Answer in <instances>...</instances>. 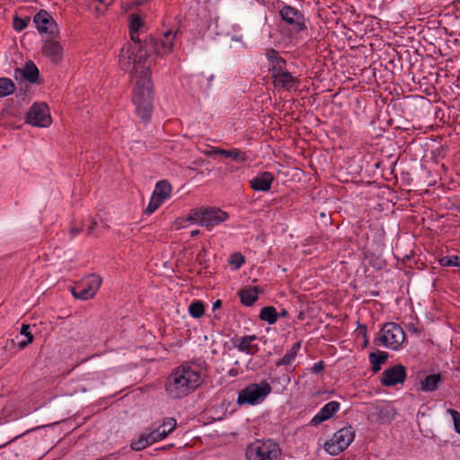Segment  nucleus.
Listing matches in <instances>:
<instances>
[{"mask_svg": "<svg viewBox=\"0 0 460 460\" xmlns=\"http://www.w3.org/2000/svg\"><path fill=\"white\" fill-rule=\"evenodd\" d=\"M266 56L267 58L271 62L272 66L274 64H278L279 60H284L282 58L279 56V53L273 49H268Z\"/></svg>", "mask_w": 460, "mask_h": 460, "instance_id": "nucleus-39", "label": "nucleus"}, {"mask_svg": "<svg viewBox=\"0 0 460 460\" xmlns=\"http://www.w3.org/2000/svg\"><path fill=\"white\" fill-rule=\"evenodd\" d=\"M176 427V420L173 418H167L163 424L158 427L159 429H164L166 435L170 434Z\"/></svg>", "mask_w": 460, "mask_h": 460, "instance_id": "nucleus-36", "label": "nucleus"}, {"mask_svg": "<svg viewBox=\"0 0 460 460\" xmlns=\"http://www.w3.org/2000/svg\"><path fill=\"white\" fill-rule=\"evenodd\" d=\"M405 378V367L398 364L384 371L381 383L385 386H394L397 384H402Z\"/></svg>", "mask_w": 460, "mask_h": 460, "instance_id": "nucleus-13", "label": "nucleus"}, {"mask_svg": "<svg viewBox=\"0 0 460 460\" xmlns=\"http://www.w3.org/2000/svg\"><path fill=\"white\" fill-rule=\"evenodd\" d=\"M30 325L23 323L21 328V334L25 336L24 341H21L19 342H15V341L13 339L11 341L13 344V346L17 347L20 349H24L29 344H31L33 341V335L31 332H29Z\"/></svg>", "mask_w": 460, "mask_h": 460, "instance_id": "nucleus-27", "label": "nucleus"}, {"mask_svg": "<svg viewBox=\"0 0 460 460\" xmlns=\"http://www.w3.org/2000/svg\"><path fill=\"white\" fill-rule=\"evenodd\" d=\"M260 292L261 290L258 287L240 290L239 296L241 302L247 306H251L258 299V294Z\"/></svg>", "mask_w": 460, "mask_h": 460, "instance_id": "nucleus-23", "label": "nucleus"}, {"mask_svg": "<svg viewBox=\"0 0 460 460\" xmlns=\"http://www.w3.org/2000/svg\"><path fill=\"white\" fill-rule=\"evenodd\" d=\"M176 33L177 31L173 32L171 30L164 33V39L160 42L162 49L158 48L159 51L161 52L159 56L166 55L172 51Z\"/></svg>", "mask_w": 460, "mask_h": 460, "instance_id": "nucleus-24", "label": "nucleus"}, {"mask_svg": "<svg viewBox=\"0 0 460 460\" xmlns=\"http://www.w3.org/2000/svg\"><path fill=\"white\" fill-rule=\"evenodd\" d=\"M81 233V229L76 226H72L69 230V234L72 237H75Z\"/></svg>", "mask_w": 460, "mask_h": 460, "instance_id": "nucleus-45", "label": "nucleus"}, {"mask_svg": "<svg viewBox=\"0 0 460 460\" xmlns=\"http://www.w3.org/2000/svg\"><path fill=\"white\" fill-rule=\"evenodd\" d=\"M105 10L106 9L104 7L102 8L101 6H96L94 8V11H95L96 13H103Z\"/></svg>", "mask_w": 460, "mask_h": 460, "instance_id": "nucleus-50", "label": "nucleus"}, {"mask_svg": "<svg viewBox=\"0 0 460 460\" xmlns=\"http://www.w3.org/2000/svg\"><path fill=\"white\" fill-rule=\"evenodd\" d=\"M323 370V363L322 361L315 363L312 367V372L318 374Z\"/></svg>", "mask_w": 460, "mask_h": 460, "instance_id": "nucleus-42", "label": "nucleus"}, {"mask_svg": "<svg viewBox=\"0 0 460 460\" xmlns=\"http://www.w3.org/2000/svg\"><path fill=\"white\" fill-rule=\"evenodd\" d=\"M102 278L96 274L89 275L85 282H83L84 287L80 290L76 291L75 288H72L71 292L75 298L87 300L93 298L102 285Z\"/></svg>", "mask_w": 460, "mask_h": 460, "instance_id": "nucleus-11", "label": "nucleus"}, {"mask_svg": "<svg viewBox=\"0 0 460 460\" xmlns=\"http://www.w3.org/2000/svg\"><path fill=\"white\" fill-rule=\"evenodd\" d=\"M40 32L55 35L58 32V25L51 15L45 10L40 11L33 19Z\"/></svg>", "mask_w": 460, "mask_h": 460, "instance_id": "nucleus-14", "label": "nucleus"}, {"mask_svg": "<svg viewBox=\"0 0 460 460\" xmlns=\"http://www.w3.org/2000/svg\"><path fill=\"white\" fill-rule=\"evenodd\" d=\"M172 187L166 181H160L156 183L155 189L152 194L150 202L146 208V213L150 215L154 213L159 206L170 197Z\"/></svg>", "mask_w": 460, "mask_h": 460, "instance_id": "nucleus-10", "label": "nucleus"}, {"mask_svg": "<svg viewBox=\"0 0 460 460\" xmlns=\"http://www.w3.org/2000/svg\"><path fill=\"white\" fill-rule=\"evenodd\" d=\"M260 318L270 324L276 323L278 315L273 306H265L261 310Z\"/></svg>", "mask_w": 460, "mask_h": 460, "instance_id": "nucleus-28", "label": "nucleus"}, {"mask_svg": "<svg viewBox=\"0 0 460 460\" xmlns=\"http://www.w3.org/2000/svg\"><path fill=\"white\" fill-rule=\"evenodd\" d=\"M274 177L271 172H263L253 178L250 183L252 189L258 191H267L270 189Z\"/></svg>", "mask_w": 460, "mask_h": 460, "instance_id": "nucleus-20", "label": "nucleus"}, {"mask_svg": "<svg viewBox=\"0 0 460 460\" xmlns=\"http://www.w3.org/2000/svg\"><path fill=\"white\" fill-rule=\"evenodd\" d=\"M244 262V257L238 252L233 253L230 257L229 263L234 267V270L239 269Z\"/></svg>", "mask_w": 460, "mask_h": 460, "instance_id": "nucleus-37", "label": "nucleus"}, {"mask_svg": "<svg viewBox=\"0 0 460 460\" xmlns=\"http://www.w3.org/2000/svg\"><path fill=\"white\" fill-rule=\"evenodd\" d=\"M441 381L440 374L429 375L420 381V390L423 392H434L438 389Z\"/></svg>", "mask_w": 460, "mask_h": 460, "instance_id": "nucleus-22", "label": "nucleus"}, {"mask_svg": "<svg viewBox=\"0 0 460 460\" xmlns=\"http://www.w3.org/2000/svg\"><path fill=\"white\" fill-rule=\"evenodd\" d=\"M271 387L267 382L261 384H252L243 388L238 395L237 402L239 404L249 403L256 404L262 402L270 393Z\"/></svg>", "mask_w": 460, "mask_h": 460, "instance_id": "nucleus-5", "label": "nucleus"}, {"mask_svg": "<svg viewBox=\"0 0 460 460\" xmlns=\"http://www.w3.org/2000/svg\"><path fill=\"white\" fill-rule=\"evenodd\" d=\"M15 91V84L9 78H0V97H5Z\"/></svg>", "mask_w": 460, "mask_h": 460, "instance_id": "nucleus-29", "label": "nucleus"}, {"mask_svg": "<svg viewBox=\"0 0 460 460\" xmlns=\"http://www.w3.org/2000/svg\"><path fill=\"white\" fill-rule=\"evenodd\" d=\"M149 445H152V442H150L148 436L142 434L137 440L131 442L130 447L132 450L139 451L146 448Z\"/></svg>", "mask_w": 460, "mask_h": 460, "instance_id": "nucleus-31", "label": "nucleus"}, {"mask_svg": "<svg viewBox=\"0 0 460 460\" xmlns=\"http://www.w3.org/2000/svg\"><path fill=\"white\" fill-rule=\"evenodd\" d=\"M377 341L387 348L396 349L404 341V332L398 324L387 323L381 329Z\"/></svg>", "mask_w": 460, "mask_h": 460, "instance_id": "nucleus-7", "label": "nucleus"}, {"mask_svg": "<svg viewBox=\"0 0 460 460\" xmlns=\"http://www.w3.org/2000/svg\"><path fill=\"white\" fill-rule=\"evenodd\" d=\"M147 436L150 439V442H152V444H154L157 441H160L167 437L164 429H159L158 428L155 429V430H153L152 432H150L149 434H147Z\"/></svg>", "mask_w": 460, "mask_h": 460, "instance_id": "nucleus-33", "label": "nucleus"}, {"mask_svg": "<svg viewBox=\"0 0 460 460\" xmlns=\"http://www.w3.org/2000/svg\"><path fill=\"white\" fill-rule=\"evenodd\" d=\"M202 384L200 373L188 364L176 367L168 376L165 390L172 399H181L193 393Z\"/></svg>", "mask_w": 460, "mask_h": 460, "instance_id": "nucleus-2", "label": "nucleus"}, {"mask_svg": "<svg viewBox=\"0 0 460 460\" xmlns=\"http://www.w3.org/2000/svg\"><path fill=\"white\" fill-rule=\"evenodd\" d=\"M134 89L132 102L136 106V111L145 120L151 118L153 111L154 91L151 75L133 78Z\"/></svg>", "mask_w": 460, "mask_h": 460, "instance_id": "nucleus-3", "label": "nucleus"}, {"mask_svg": "<svg viewBox=\"0 0 460 460\" xmlns=\"http://www.w3.org/2000/svg\"><path fill=\"white\" fill-rule=\"evenodd\" d=\"M285 65V60H279L271 66L272 78L276 87L289 90L295 85L296 78L286 70Z\"/></svg>", "mask_w": 460, "mask_h": 460, "instance_id": "nucleus-9", "label": "nucleus"}, {"mask_svg": "<svg viewBox=\"0 0 460 460\" xmlns=\"http://www.w3.org/2000/svg\"><path fill=\"white\" fill-rule=\"evenodd\" d=\"M220 152H222V149L220 148H212L206 151L205 154L208 156H215L216 155H220Z\"/></svg>", "mask_w": 460, "mask_h": 460, "instance_id": "nucleus-43", "label": "nucleus"}, {"mask_svg": "<svg viewBox=\"0 0 460 460\" xmlns=\"http://www.w3.org/2000/svg\"><path fill=\"white\" fill-rule=\"evenodd\" d=\"M227 218L228 214L218 208L202 207L200 226L211 229Z\"/></svg>", "mask_w": 460, "mask_h": 460, "instance_id": "nucleus-12", "label": "nucleus"}, {"mask_svg": "<svg viewBox=\"0 0 460 460\" xmlns=\"http://www.w3.org/2000/svg\"><path fill=\"white\" fill-rule=\"evenodd\" d=\"M280 15L285 22L293 25L297 30H303L305 28L304 17L296 8L286 5L280 10Z\"/></svg>", "mask_w": 460, "mask_h": 460, "instance_id": "nucleus-15", "label": "nucleus"}, {"mask_svg": "<svg viewBox=\"0 0 460 460\" xmlns=\"http://www.w3.org/2000/svg\"><path fill=\"white\" fill-rule=\"evenodd\" d=\"M295 358L294 352L288 351L280 360H279L276 365H290L293 359Z\"/></svg>", "mask_w": 460, "mask_h": 460, "instance_id": "nucleus-40", "label": "nucleus"}, {"mask_svg": "<svg viewBox=\"0 0 460 460\" xmlns=\"http://www.w3.org/2000/svg\"><path fill=\"white\" fill-rule=\"evenodd\" d=\"M204 305L201 301H194L189 306V312L194 318H199L204 314Z\"/></svg>", "mask_w": 460, "mask_h": 460, "instance_id": "nucleus-32", "label": "nucleus"}, {"mask_svg": "<svg viewBox=\"0 0 460 460\" xmlns=\"http://www.w3.org/2000/svg\"><path fill=\"white\" fill-rule=\"evenodd\" d=\"M220 155L230 158L231 160L235 162H244L246 160L245 154L241 152L239 149H222V152H220Z\"/></svg>", "mask_w": 460, "mask_h": 460, "instance_id": "nucleus-30", "label": "nucleus"}, {"mask_svg": "<svg viewBox=\"0 0 460 460\" xmlns=\"http://www.w3.org/2000/svg\"><path fill=\"white\" fill-rule=\"evenodd\" d=\"M388 358V354L385 351L371 352L369 354V361L372 365L374 373H377L381 369V365L385 364Z\"/></svg>", "mask_w": 460, "mask_h": 460, "instance_id": "nucleus-26", "label": "nucleus"}, {"mask_svg": "<svg viewBox=\"0 0 460 460\" xmlns=\"http://www.w3.org/2000/svg\"><path fill=\"white\" fill-rule=\"evenodd\" d=\"M25 119L34 127L45 128L51 124L49 108L44 102H35L27 111Z\"/></svg>", "mask_w": 460, "mask_h": 460, "instance_id": "nucleus-8", "label": "nucleus"}, {"mask_svg": "<svg viewBox=\"0 0 460 460\" xmlns=\"http://www.w3.org/2000/svg\"><path fill=\"white\" fill-rule=\"evenodd\" d=\"M100 4H102L105 9L113 2V0H97Z\"/></svg>", "mask_w": 460, "mask_h": 460, "instance_id": "nucleus-46", "label": "nucleus"}, {"mask_svg": "<svg viewBox=\"0 0 460 460\" xmlns=\"http://www.w3.org/2000/svg\"><path fill=\"white\" fill-rule=\"evenodd\" d=\"M257 339L255 335L239 337L234 340V344L240 351L253 355L258 351V346L253 343Z\"/></svg>", "mask_w": 460, "mask_h": 460, "instance_id": "nucleus-19", "label": "nucleus"}, {"mask_svg": "<svg viewBox=\"0 0 460 460\" xmlns=\"http://www.w3.org/2000/svg\"><path fill=\"white\" fill-rule=\"evenodd\" d=\"M158 41L153 37H146L142 44H133L122 48L119 56V67L129 72L131 79L151 75V53L161 54Z\"/></svg>", "mask_w": 460, "mask_h": 460, "instance_id": "nucleus-1", "label": "nucleus"}, {"mask_svg": "<svg viewBox=\"0 0 460 460\" xmlns=\"http://www.w3.org/2000/svg\"><path fill=\"white\" fill-rule=\"evenodd\" d=\"M130 38L134 41V44H142L143 40H140L138 33L130 32Z\"/></svg>", "mask_w": 460, "mask_h": 460, "instance_id": "nucleus-44", "label": "nucleus"}, {"mask_svg": "<svg viewBox=\"0 0 460 460\" xmlns=\"http://www.w3.org/2000/svg\"><path fill=\"white\" fill-rule=\"evenodd\" d=\"M201 211H202V207L190 209V213L188 214V216L186 217H181L175 221V223H174L175 226H177V228L183 227L182 224L184 222L197 223L200 226Z\"/></svg>", "mask_w": 460, "mask_h": 460, "instance_id": "nucleus-25", "label": "nucleus"}, {"mask_svg": "<svg viewBox=\"0 0 460 460\" xmlns=\"http://www.w3.org/2000/svg\"><path fill=\"white\" fill-rule=\"evenodd\" d=\"M229 375H230L231 376H235L237 375V370H235V369H231V370L229 371Z\"/></svg>", "mask_w": 460, "mask_h": 460, "instance_id": "nucleus-51", "label": "nucleus"}, {"mask_svg": "<svg viewBox=\"0 0 460 460\" xmlns=\"http://www.w3.org/2000/svg\"><path fill=\"white\" fill-rule=\"evenodd\" d=\"M354 436L351 427L342 428L325 443L324 448L330 455L336 456L349 447L353 441Z\"/></svg>", "mask_w": 460, "mask_h": 460, "instance_id": "nucleus-6", "label": "nucleus"}, {"mask_svg": "<svg viewBox=\"0 0 460 460\" xmlns=\"http://www.w3.org/2000/svg\"><path fill=\"white\" fill-rule=\"evenodd\" d=\"M288 314L287 310L283 309L280 313H279V316L280 317H284L286 316Z\"/></svg>", "mask_w": 460, "mask_h": 460, "instance_id": "nucleus-53", "label": "nucleus"}, {"mask_svg": "<svg viewBox=\"0 0 460 460\" xmlns=\"http://www.w3.org/2000/svg\"><path fill=\"white\" fill-rule=\"evenodd\" d=\"M96 225H97V222L94 219H93L92 222H91L90 226L88 227V234H89L93 232V230L95 229Z\"/></svg>", "mask_w": 460, "mask_h": 460, "instance_id": "nucleus-47", "label": "nucleus"}, {"mask_svg": "<svg viewBox=\"0 0 460 460\" xmlns=\"http://www.w3.org/2000/svg\"><path fill=\"white\" fill-rule=\"evenodd\" d=\"M448 412L453 417L456 430L460 433V413L453 409H449Z\"/></svg>", "mask_w": 460, "mask_h": 460, "instance_id": "nucleus-41", "label": "nucleus"}, {"mask_svg": "<svg viewBox=\"0 0 460 460\" xmlns=\"http://www.w3.org/2000/svg\"><path fill=\"white\" fill-rule=\"evenodd\" d=\"M30 22V18L29 17H26L25 19H22L18 16H14L13 18V28L18 31H22L23 29L26 28L28 22Z\"/></svg>", "mask_w": 460, "mask_h": 460, "instance_id": "nucleus-38", "label": "nucleus"}, {"mask_svg": "<svg viewBox=\"0 0 460 460\" xmlns=\"http://www.w3.org/2000/svg\"><path fill=\"white\" fill-rule=\"evenodd\" d=\"M42 52L53 63H58L62 59L63 48L58 41L49 40L45 41Z\"/></svg>", "mask_w": 460, "mask_h": 460, "instance_id": "nucleus-17", "label": "nucleus"}, {"mask_svg": "<svg viewBox=\"0 0 460 460\" xmlns=\"http://www.w3.org/2000/svg\"><path fill=\"white\" fill-rule=\"evenodd\" d=\"M441 266H460L459 258L457 256H445L439 260Z\"/></svg>", "mask_w": 460, "mask_h": 460, "instance_id": "nucleus-35", "label": "nucleus"}, {"mask_svg": "<svg viewBox=\"0 0 460 460\" xmlns=\"http://www.w3.org/2000/svg\"><path fill=\"white\" fill-rule=\"evenodd\" d=\"M221 305H222V302H221V300H217V301H216V302H214V304H213V310H216V309H217V308L221 307Z\"/></svg>", "mask_w": 460, "mask_h": 460, "instance_id": "nucleus-49", "label": "nucleus"}, {"mask_svg": "<svg viewBox=\"0 0 460 460\" xmlns=\"http://www.w3.org/2000/svg\"><path fill=\"white\" fill-rule=\"evenodd\" d=\"M39 75V70L32 61L26 62L23 68H16L14 71L16 80L23 78L32 84L37 82Z\"/></svg>", "mask_w": 460, "mask_h": 460, "instance_id": "nucleus-18", "label": "nucleus"}, {"mask_svg": "<svg viewBox=\"0 0 460 460\" xmlns=\"http://www.w3.org/2000/svg\"><path fill=\"white\" fill-rule=\"evenodd\" d=\"M339 402L332 401L325 404L321 411L312 419L314 425H318L323 421L330 419L338 410Z\"/></svg>", "mask_w": 460, "mask_h": 460, "instance_id": "nucleus-21", "label": "nucleus"}, {"mask_svg": "<svg viewBox=\"0 0 460 460\" xmlns=\"http://www.w3.org/2000/svg\"><path fill=\"white\" fill-rule=\"evenodd\" d=\"M301 347V344L300 342H296L293 346H292V349H291V352H294V355L296 356V352L298 351V349H300Z\"/></svg>", "mask_w": 460, "mask_h": 460, "instance_id": "nucleus-48", "label": "nucleus"}, {"mask_svg": "<svg viewBox=\"0 0 460 460\" xmlns=\"http://www.w3.org/2000/svg\"><path fill=\"white\" fill-rule=\"evenodd\" d=\"M280 453L276 442L257 440L247 447L246 457L248 460H279Z\"/></svg>", "mask_w": 460, "mask_h": 460, "instance_id": "nucleus-4", "label": "nucleus"}, {"mask_svg": "<svg viewBox=\"0 0 460 460\" xmlns=\"http://www.w3.org/2000/svg\"><path fill=\"white\" fill-rule=\"evenodd\" d=\"M375 412L369 414L371 416H376V420L381 423L390 422L396 415L395 408L390 403H382L375 406Z\"/></svg>", "mask_w": 460, "mask_h": 460, "instance_id": "nucleus-16", "label": "nucleus"}, {"mask_svg": "<svg viewBox=\"0 0 460 460\" xmlns=\"http://www.w3.org/2000/svg\"><path fill=\"white\" fill-rule=\"evenodd\" d=\"M199 234V230L196 229V230L191 231L190 235L191 236H196Z\"/></svg>", "mask_w": 460, "mask_h": 460, "instance_id": "nucleus-52", "label": "nucleus"}, {"mask_svg": "<svg viewBox=\"0 0 460 460\" xmlns=\"http://www.w3.org/2000/svg\"><path fill=\"white\" fill-rule=\"evenodd\" d=\"M143 22H141L139 16L136 14L130 15V22H129V32L137 33Z\"/></svg>", "mask_w": 460, "mask_h": 460, "instance_id": "nucleus-34", "label": "nucleus"}]
</instances>
